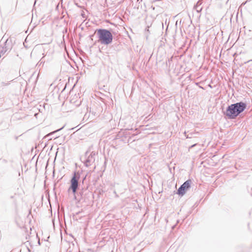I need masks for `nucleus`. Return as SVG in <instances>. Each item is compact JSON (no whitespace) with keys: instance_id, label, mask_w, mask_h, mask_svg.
<instances>
[{"instance_id":"1","label":"nucleus","mask_w":252,"mask_h":252,"mask_svg":"<svg viewBox=\"0 0 252 252\" xmlns=\"http://www.w3.org/2000/svg\"><path fill=\"white\" fill-rule=\"evenodd\" d=\"M247 108V104L244 102L240 101L228 105L225 111H223V115L230 120L236 119L241 113Z\"/></svg>"},{"instance_id":"2","label":"nucleus","mask_w":252,"mask_h":252,"mask_svg":"<svg viewBox=\"0 0 252 252\" xmlns=\"http://www.w3.org/2000/svg\"><path fill=\"white\" fill-rule=\"evenodd\" d=\"M96 34L98 38V41L102 44L108 45L112 43L113 35L110 31L99 29L96 31Z\"/></svg>"},{"instance_id":"3","label":"nucleus","mask_w":252,"mask_h":252,"mask_svg":"<svg viewBox=\"0 0 252 252\" xmlns=\"http://www.w3.org/2000/svg\"><path fill=\"white\" fill-rule=\"evenodd\" d=\"M13 46L12 38L8 37L5 34L0 41V51L2 55L9 52Z\"/></svg>"},{"instance_id":"4","label":"nucleus","mask_w":252,"mask_h":252,"mask_svg":"<svg viewBox=\"0 0 252 252\" xmlns=\"http://www.w3.org/2000/svg\"><path fill=\"white\" fill-rule=\"evenodd\" d=\"M80 175L75 172H74L73 175L70 180V186L68 189V191H69L70 190H71L74 194L76 193L79 187L78 181Z\"/></svg>"},{"instance_id":"5","label":"nucleus","mask_w":252,"mask_h":252,"mask_svg":"<svg viewBox=\"0 0 252 252\" xmlns=\"http://www.w3.org/2000/svg\"><path fill=\"white\" fill-rule=\"evenodd\" d=\"M192 181L189 179L185 182L178 189L177 193L179 195H183L186 191L190 188Z\"/></svg>"},{"instance_id":"6","label":"nucleus","mask_w":252,"mask_h":252,"mask_svg":"<svg viewBox=\"0 0 252 252\" xmlns=\"http://www.w3.org/2000/svg\"><path fill=\"white\" fill-rule=\"evenodd\" d=\"M95 155V153L94 152H92L90 154H89L88 151L86 152L85 157H86V159L84 161V163L86 166L88 167L91 166L94 162Z\"/></svg>"},{"instance_id":"7","label":"nucleus","mask_w":252,"mask_h":252,"mask_svg":"<svg viewBox=\"0 0 252 252\" xmlns=\"http://www.w3.org/2000/svg\"><path fill=\"white\" fill-rule=\"evenodd\" d=\"M43 57L40 60V61L38 63L39 64V65H41V64H43L46 61L45 58L47 57V54L46 55H44V53H43Z\"/></svg>"},{"instance_id":"8","label":"nucleus","mask_w":252,"mask_h":252,"mask_svg":"<svg viewBox=\"0 0 252 252\" xmlns=\"http://www.w3.org/2000/svg\"><path fill=\"white\" fill-rule=\"evenodd\" d=\"M194 8L198 13H199L202 10V7H200V6H194Z\"/></svg>"},{"instance_id":"9","label":"nucleus","mask_w":252,"mask_h":252,"mask_svg":"<svg viewBox=\"0 0 252 252\" xmlns=\"http://www.w3.org/2000/svg\"><path fill=\"white\" fill-rule=\"evenodd\" d=\"M63 128V127H62V128H61L59 129H57V130H55L54 131H53V132H51L50 133H49V134H48V135H52V134H54L55 133H56V132H58V131H59L61 130V129H62Z\"/></svg>"},{"instance_id":"10","label":"nucleus","mask_w":252,"mask_h":252,"mask_svg":"<svg viewBox=\"0 0 252 252\" xmlns=\"http://www.w3.org/2000/svg\"><path fill=\"white\" fill-rule=\"evenodd\" d=\"M203 0H199L196 5L195 6H200V5H201L202 4V1Z\"/></svg>"},{"instance_id":"11","label":"nucleus","mask_w":252,"mask_h":252,"mask_svg":"<svg viewBox=\"0 0 252 252\" xmlns=\"http://www.w3.org/2000/svg\"><path fill=\"white\" fill-rule=\"evenodd\" d=\"M172 57H171L170 59H168L167 61H166V63L167 64L168 63H170L171 61H172Z\"/></svg>"},{"instance_id":"12","label":"nucleus","mask_w":252,"mask_h":252,"mask_svg":"<svg viewBox=\"0 0 252 252\" xmlns=\"http://www.w3.org/2000/svg\"><path fill=\"white\" fill-rule=\"evenodd\" d=\"M246 2H243V3L242 4V5H245V4H246Z\"/></svg>"},{"instance_id":"13","label":"nucleus","mask_w":252,"mask_h":252,"mask_svg":"<svg viewBox=\"0 0 252 252\" xmlns=\"http://www.w3.org/2000/svg\"><path fill=\"white\" fill-rule=\"evenodd\" d=\"M82 16L83 17H85V16H84V14H82Z\"/></svg>"},{"instance_id":"14","label":"nucleus","mask_w":252,"mask_h":252,"mask_svg":"<svg viewBox=\"0 0 252 252\" xmlns=\"http://www.w3.org/2000/svg\"><path fill=\"white\" fill-rule=\"evenodd\" d=\"M194 146H195V145H193L191 146V147H193Z\"/></svg>"}]
</instances>
